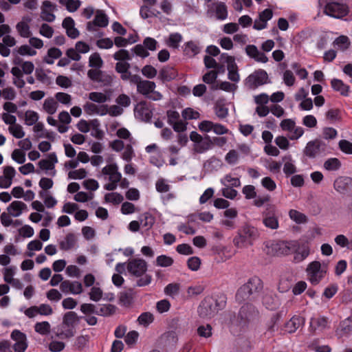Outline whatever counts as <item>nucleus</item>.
I'll return each instance as SVG.
<instances>
[{
  "label": "nucleus",
  "instance_id": "nucleus-1",
  "mask_svg": "<svg viewBox=\"0 0 352 352\" xmlns=\"http://www.w3.org/2000/svg\"><path fill=\"white\" fill-rule=\"evenodd\" d=\"M232 325L240 328L254 327L260 322L261 315L257 307L252 302H243L237 316L234 312L229 314Z\"/></svg>",
  "mask_w": 352,
  "mask_h": 352
},
{
  "label": "nucleus",
  "instance_id": "nucleus-2",
  "mask_svg": "<svg viewBox=\"0 0 352 352\" xmlns=\"http://www.w3.org/2000/svg\"><path fill=\"white\" fill-rule=\"evenodd\" d=\"M263 289L262 280L257 276H252L237 289L235 300L239 304L254 302L258 299Z\"/></svg>",
  "mask_w": 352,
  "mask_h": 352
},
{
  "label": "nucleus",
  "instance_id": "nucleus-3",
  "mask_svg": "<svg viewBox=\"0 0 352 352\" xmlns=\"http://www.w3.org/2000/svg\"><path fill=\"white\" fill-rule=\"evenodd\" d=\"M226 296L221 294L217 298L207 296L201 301L198 307L197 311L201 318H211L217 314L219 311L223 310L226 306Z\"/></svg>",
  "mask_w": 352,
  "mask_h": 352
},
{
  "label": "nucleus",
  "instance_id": "nucleus-4",
  "mask_svg": "<svg viewBox=\"0 0 352 352\" xmlns=\"http://www.w3.org/2000/svg\"><path fill=\"white\" fill-rule=\"evenodd\" d=\"M147 267V263L142 258H133L127 263L126 269L129 273L140 278L136 282L137 287H144L151 283V275L146 274Z\"/></svg>",
  "mask_w": 352,
  "mask_h": 352
},
{
  "label": "nucleus",
  "instance_id": "nucleus-5",
  "mask_svg": "<svg viewBox=\"0 0 352 352\" xmlns=\"http://www.w3.org/2000/svg\"><path fill=\"white\" fill-rule=\"evenodd\" d=\"M258 235V230L255 227L245 225L239 229L237 235L233 239V243L239 248L251 245Z\"/></svg>",
  "mask_w": 352,
  "mask_h": 352
},
{
  "label": "nucleus",
  "instance_id": "nucleus-6",
  "mask_svg": "<svg viewBox=\"0 0 352 352\" xmlns=\"http://www.w3.org/2000/svg\"><path fill=\"white\" fill-rule=\"evenodd\" d=\"M268 74L265 70L258 69L250 74L244 80L245 86L251 90L256 89L268 82Z\"/></svg>",
  "mask_w": 352,
  "mask_h": 352
},
{
  "label": "nucleus",
  "instance_id": "nucleus-7",
  "mask_svg": "<svg viewBox=\"0 0 352 352\" xmlns=\"http://www.w3.org/2000/svg\"><path fill=\"white\" fill-rule=\"evenodd\" d=\"M309 281L313 285H317L324 278L327 274L325 267H322L321 263L318 261L311 262L307 267Z\"/></svg>",
  "mask_w": 352,
  "mask_h": 352
},
{
  "label": "nucleus",
  "instance_id": "nucleus-8",
  "mask_svg": "<svg viewBox=\"0 0 352 352\" xmlns=\"http://www.w3.org/2000/svg\"><path fill=\"white\" fill-rule=\"evenodd\" d=\"M349 7L346 4L331 1L324 6V12L331 17L341 19L348 15Z\"/></svg>",
  "mask_w": 352,
  "mask_h": 352
},
{
  "label": "nucleus",
  "instance_id": "nucleus-9",
  "mask_svg": "<svg viewBox=\"0 0 352 352\" xmlns=\"http://www.w3.org/2000/svg\"><path fill=\"white\" fill-rule=\"evenodd\" d=\"M276 212V208L274 205L267 204L266 206L265 210L262 214V221L266 228L272 230H276L278 228V219Z\"/></svg>",
  "mask_w": 352,
  "mask_h": 352
},
{
  "label": "nucleus",
  "instance_id": "nucleus-10",
  "mask_svg": "<svg viewBox=\"0 0 352 352\" xmlns=\"http://www.w3.org/2000/svg\"><path fill=\"white\" fill-rule=\"evenodd\" d=\"M152 104L146 101H140L134 108V114L137 119L149 122L153 116Z\"/></svg>",
  "mask_w": 352,
  "mask_h": 352
},
{
  "label": "nucleus",
  "instance_id": "nucleus-11",
  "mask_svg": "<svg viewBox=\"0 0 352 352\" xmlns=\"http://www.w3.org/2000/svg\"><path fill=\"white\" fill-rule=\"evenodd\" d=\"M326 148L327 144L323 141L316 139L307 144L304 154L309 158H315L318 154L324 153Z\"/></svg>",
  "mask_w": 352,
  "mask_h": 352
},
{
  "label": "nucleus",
  "instance_id": "nucleus-12",
  "mask_svg": "<svg viewBox=\"0 0 352 352\" xmlns=\"http://www.w3.org/2000/svg\"><path fill=\"white\" fill-rule=\"evenodd\" d=\"M11 338L15 342L12 346L14 352H25L28 348L26 335L22 331H12Z\"/></svg>",
  "mask_w": 352,
  "mask_h": 352
},
{
  "label": "nucleus",
  "instance_id": "nucleus-13",
  "mask_svg": "<svg viewBox=\"0 0 352 352\" xmlns=\"http://www.w3.org/2000/svg\"><path fill=\"white\" fill-rule=\"evenodd\" d=\"M60 289L63 293L70 292L73 294H79L82 292V286L80 282H70L67 280L60 283Z\"/></svg>",
  "mask_w": 352,
  "mask_h": 352
},
{
  "label": "nucleus",
  "instance_id": "nucleus-14",
  "mask_svg": "<svg viewBox=\"0 0 352 352\" xmlns=\"http://www.w3.org/2000/svg\"><path fill=\"white\" fill-rule=\"evenodd\" d=\"M352 184V179L348 177H340L333 183V187L340 193L345 194Z\"/></svg>",
  "mask_w": 352,
  "mask_h": 352
},
{
  "label": "nucleus",
  "instance_id": "nucleus-15",
  "mask_svg": "<svg viewBox=\"0 0 352 352\" xmlns=\"http://www.w3.org/2000/svg\"><path fill=\"white\" fill-rule=\"evenodd\" d=\"M331 88L338 91L342 96H348L350 92L349 85L345 84L342 80L338 78H333L331 80Z\"/></svg>",
  "mask_w": 352,
  "mask_h": 352
},
{
  "label": "nucleus",
  "instance_id": "nucleus-16",
  "mask_svg": "<svg viewBox=\"0 0 352 352\" xmlns=\"http://www.w3.org/2000/svg\"><path fill=\"white\" fill-rule=\"evenodd\" d=\"M58 162V159L55 153L48 154L47 159H43L39 161L38 166L41 169L45 170H51L54 169V165Z\"/></svg>",
  "mask_w": 352,
  "mask_h": 352
},
{
  "label": "nucleus",
  "instance_id": "nucleus-17",
  "mask_svg": "<svg viewBox=\"0 0 352 352\" xmlns=\"http://www.w3.org/2000/svg\"><path fill=\"white\" fill-rule=\"evenodd\" d=\"M27 209V205L21 201H14L7 208L10 214L14 217L20 216L23 211Z\"/></svg>",
  "mask_w": 352,
  "mask_h": 352
},
{
  "label": "nucleus",
  "instance_id": "nucleus-18",
  "mask_svg": "<svg viewBox=\"0 0 352 352\" xmlns=\"http://www.w3.org/2000/svg\"><path fill=\"white\" fill-rule=\"evenodd\" d=\"M272 254L274 255H287L289 254L290 248L283 241L272 242L270 245Z\"/></svg>",
  "mask_w": 352,
  "mask_h": 352
},
{
  "label": "nucleus",
  "instance_id": "nucleus-19",
  "mask_svg": "<svg viewBox=\"0 0 352 352\" xmlns=\"http://www.w3.org/2000/svg\"><path fill=\"white\" fill-rule=\"evenodd\" d=\"M177 76V71L171 67H163L159 74V78L163 82H170Z\"/></svg>",
  "mask_w": 352,
  "mask_h": 352
},
{
  "label": "nucleus",
  "instance_id": "nucleus-20",
  "mask_svg": "<svg viewBox=\"0 0 352 352\" xmlns=\"http://www.w3.org/2000/svg\"><path fill=\"white\" fill-rule=\"evenodd\" d=\"M186 324V320L180 316H175L167 320V327L169 330L185 329Z\"/></svg>",
  "mask_w": 352,
  "mask_h": 352
},
{
  "label": "nucleus",
  "instance_id": "nucleus-21",
  "mask_svg": "<svg viewBox=\"0 0 352 352\" xmlns=\"http://www.w3.org/2000/svg\"><path fill=\"white\" fill-rule=\"evenodd\" d=\"M184 46V54L189 58L195 56L201 51V47L192 41L186 42Z\"/></svg>",
  "mask_w": 352,
  "mask_h": 352
},
{
  "label": "nucleus",
  "instance_id": "nucleus-22",
  "mask_svg": "<svg viewBox=\"0 0 352 352\" xmlns=\"http://www.w3.org/2000/svg\"><path fill=\"white\" fill-rule=\"evenodd\" d=\"M155 88V83L153 81L142 80L140 85H138V91L145 96H148Z\"/></svg>",
  "mask_w": 352,
  "mask_h": 352
},
{
  "label": "nucleus",
  "instance_id": "nucleus-23",
  "mask_svg": "<svg viewBox=\"0 0 352 352\" xmlns=\"http://www.w3.org/2000/svg\"><path fill=\"white\" fill-rule=\"evenodd\" d=\"M230 60H232V61H230V65H227V69L228 71V78L231 81L237 82L240 80V76L238 72V66L235 63L234 58H230Z\"/></svg>",
  "mask_w": 352,
  "mask_h": 352
},
{
  "label": "nucleus",
  "instance_id": "nucleus-24",
  "mask_svg": "<svg viewBox=\"0 0 352 352\" xmlns=\"http://www.w3.org/2000/svg\"><path fill=\"white\" fill-rule=\"evenodd\" d=\"M54 7L52 3L50 1H44L43 2L41 17L43 20L47 22H52L55 19V15L51 12L48 11L47 9H51Z\"/></svg>",
  "mask_w": 352,
  "mask_h": 352
},
{
  "label": "nucleus",
  "instance_id": "nucleus-25",
  "mask_svg": "<svg viewBox=\"0 0 352 352\" xmlns=\"http://www.w3.org/2000/svg\"><path fill=\"white\" fill-rule=\"evenodd\" d=\"M262 303L269 310H274L279 306L278 299L270 294H266L263 296Z\"/></svg>",
  "mask_w": 352,
  "mask_h": 352
},
{
  "label": "nucleus",
  "instance_id": "nucleus-26",
  "mask_svg": "<svg viewBox=\"0 0 352 352\" xmlns=\"http://www.w3.org/2000/svg\"><path fill=\"white\" fill-rule=\"evenodd\" d=\"M76 243V236L73 233H68L64 241L59 243L60 249L67 251L73 248Z\"/></svg>",
  "mask_w": 352,
  "mask_h": 352
},
{
  "label": "nucleus",
  "instance_id": "nucleus-27",
  "mask_svg": "<svg viewBox=\"0 0 352 352\" xmlns=\"http://www.w3.org/2000/svg\"><path fill=\"white\" fill-rule=\"evenodd\" d=\"M10 72L14 77L13 78V84L19 89L24 87L25 82L23 78V76L21 69L18 67H13Z\"/></svg>",
  "mask_w": 352,
  "mask_h": 352
},
{
  "label": "nucleus",
  "instance_id": "nucleus-28",
  "mask_svg": "<svg viewBox=\"0 0 352 352\" xmlns=\"http://www.w3.org/2000/svg\"><path fill=\"white\" fill-rule=\"evenodd\" d=\"M140 225L146 228V230H150L155 223V217L149 212H144L140 214L138 217Z\"/></svg>",
  "mask_w": 352,
  "mask_h": 352
},
{
  "label": "nucleus",
  "instance_id": "nucleus-29",
  "mask_svg": "<svg viewBox=\"0 0 352 352\" xmlns=\"http://www.w3.org/2000/svg\"><path fill=\"white\" fill-rule=\"evenodd\" d=\"M305 324V318L300 316H293L289 321L285 323V327L292 330L302 329Z\"/></svg>",
  "mask_w": 352,
  "mask_h": 352
},
{
  "label": "nucleus",
  "instance_id": "nucleus-30",
  "mask_svg": "<svg viewBox=\"0 0 352 352\" xmlns=\"http://www.w3.org/2000/svg\"><path fill=\"white\" fill-rule=\"evenodd\" d=\"M327 324L328 320L325 317L312 318L310 321L311 330H324Z\"/></svg>",
  "mask_w": 352,
  "mask_h": 352
},
{
  "label": "nucleus",
  "instance_id": "nucleus-31",
  "mask_svg": "<svg viewBox=\"0 0 352 352\" xmlns=\"http://www.w3.org/2000/svg\"><path fill=\"white\" fill-rule=\"evenodd\" d=\"M81 316H78L74 311L67 312L63 317V323L68 327H73L74 324L80 323Z\"/></svg>",
  "mask_w": 352,
  "mask_h": 352
},
{
  "label": "nucleus",
  "instance_id": "nucleus-32",
  "mask_svg": "<svg viewBox=\"0 0 352 352\" xmlns=\"http://www.w3.org/2000/svg\"><path fill=\"white\" fill-rule=\"evenodd\" d=\"M215 7V16L219 20H224L228 17V9L225 3L217 2L214 3Z\"/></svg>",
  "mask_w": 352,
  "mask_h": 352
},
{
  "label": "nucleus",
  "instance_id": "nucleus-33",
  "mask_svg": "<svg viewBox=\"0 0 352 352\" xmlns=\"http://www.w3.org/2000/svg\"><path fill=\"white\" fill-rule=\"evenodd\" d=\"M62 56V52L56 47H51L47 50V56L43 58V61L49 65L54 63V59L59 58Z\"/></svg>",
  "mask_w": 352,
  "mask_h": 352
},
{
  "label": "nucleus",
  "instance_id": "nucleus-34",
  "mask_svg": "<svg viewBox=\"0 0 352 352\" xmlns=\"http://www.w3.org/2000/svg\"><path fill=\"white\" fill-rule=\"evenodd\" d=\"M94 21L96 26L100 28H105L108 25L109 19L103 10H98L96 11Z\"/></svg>",
  "mask_w": 352,
  "mask_h": 352
},
{
  "label": "nucleus",
  "instance_id": "nucleus-35",
  "mask_svg": "<svg viewBox=\"0 0 352 352\" xmlns=\"http://www.w3.org/2000/svg\"><path fill=\"white\" fill-rule=\"evenodd\" d=\"M153 321L154 316L151 312H143L137 319L138 324L144 328H147Z\"/></svg>",
  "mask_w": 352,
  "mask_h": 352
},
{
  "label": "nucleus",
  "instance_id": "nucleus-36",
  "mask_svg": "<svg viewBox=\"0 0 352 352\" xmlns=\"http://www.w3.org/2000/svg\"><path fill=\"white\" fill-rule=\"evenodd\" d=\"M116 307L111 304L104 305L96 307V314L102 316H109L116 312Z\"/></svg>",
  "mask_w": 352,
  "mask_h": 352
},
{
  "label": "nucleus",
  "instance_id": "nucleus-37",
  "mask_svg": "<svg viewBox=\"0 0 352 352\" xmlns=\"http://www.w3.org/2000/svg\"><path fill=\"white\" fill-rule=\"evenodd\" d=\"M341 166L340 160L336 157L329 158L324 163V168L329 171L338 170L340 168Z\"/></svg>",
  "mask_w": 352,
  "mask_h": 352
},
{
  "label": "nucleus",
  "instance_id": "nucleus-38",
  "mask_svg": "<svg viewBox=\"0 0 352 352\" xmlns=\"http://www.w3.org/2000/svg\"><path fill=\"white\" fill-rule=\"evenodd\" d=\"M212 148V141L208 135H205L203 140L197 145L196 151L199 153H202Z\"/></svg>",
  "mask_w": 352,
  "mask_h": 352
},
{
  "label": "nucleus",
  "instance_id": "nucleus-39",
  "mask_svg": "<svg viewBox=\"0 0 352 352\" xmlns=\"http://www.w3.org/2000/svg\"><path fill=\"white\" fill-rule=\"evenodd\" d=\"M182 40V36L179 33H172L169 35L168 40L166 41V45L173 49H177L179 45V43Z\"/></svg>",
  "mask_w": 352,
  "mask_h": 352
},
{
  "label": "nucleus",
  "instance_id": "nucleus-40",
  "mask_svg": "<svg viewBox=\"0 0 352 352\" xmlns=\"http://www.w3.org/2000/svg\"><path fill=\"white\" fill-rule=\"evenodd\" d=\"M334 45H338L342 51L346 50L350 46V41L348 36L341 35L337 37L333 43Z\"/></svg>",
  "mask_w": 352,
  "mask_h": 352
},
{
  "label": "nucleus",
  "instance_id": "nucleus-41",
  "mask_svg": "<svg viewBox=\"0 0 352 352\" xmlns=\"http://www.w3.org/2000/svg\"><path fill=\"white\" fill-rule=\"evenodd\" d=\"M161 339L165 340L166 345H175L177 340V336L176 331H166L162 335Z\"/></svg>",
  "mask_w": 352,
  "mask_h": 352
},
{
  "label": "nucleus",
  "instance_id": "nucleus-42",
  "mask_svg": "<svg viewBox=\"0 0 352 352\" xmlns=\"http://www.w3.org/2000/svg\"><path fill=\"white\" fill-rule=\"evenodd\" d=\"M43 109L47 113L52 115L56 111L57 102L52 98H47L44 101Z\"/></svg>",
  "mask_w": 352,
  "mask_h": 352
},
{
  "label": "nucleus",
  "instance_id": "nucleus-43",
  "mask_svg": "<svg viewBox=\"0 0 352 352\" xmlns=\"http://www.w3.org/2000/svg\"><path fill=\"white\" fill-rule=\"evenodd\" d=\"M290 218L294 221L296 223H306L307 221V218L305 214L303 213L296 210H290L289 212Z\"/></svg>",
  "mask_w": 352,
  "mask_h": 352
},
{
  "label": "nucleus",
  "instance_id": "nucleus-44",
  "mask_svg": "<svg viewBox=\"0 0 352 352\" xmlns=\"http://www.w3.org/2000/svg\"><path fill=\"white\" fill-rule=\"evenodd\" d=\"M131 292L132 289H130V292H120L119 296L120 304L125 307H129L133 302V296Z\"/></svg>",
  "mask_w": 352,
  "mask_h": 352
},
{
  "label": "nucleus",
  "instance_id": "nucleus-45",
  "mask_svg": "<svg viewBox=\"0 0 352 352\" xmlns=\"http://www.w3.org/2000/svg\"><path fill=\"white\" fill-rule=\"evenodd\" d=\"M105 201L112 203L115 205L119 204L124 200L123 196L118 192L107 193L104 196Z\"/></svg>",
  "mask_w": 352,
  "mask_h": 352
},
{
  "label": "nucleus",
  "instance_id": "nucleus-46",
  "mask_svg": "<svg viewBox=\"0 0 352 352\" xmlns=\"http://www.w3.org/2000/svg\"><path fill=\"white\" fill-rule=\"evenodd\" d=\"M16 28V30H17L19 35L21 37L28 38L30 36L31 32L30 30V26L25 22L21 21V22L18 23Z\"/></svg>",
  "mask_w": 352,
  "mask_h": 352
},
{
  "label": "nucleus",
  "instance_id": "nucleus-47",
  "mask_svg": "<svg viewBox=\"0 0 352 352\" xmlns=\"http://www.w3.org/2000/svg\"><path fill=\"white\" fill-rule=\"evenodd\" d=\"M174 263L173 259L168 256L162 254L156 258V265L162 267L171 266Z\"/></svg>",
  "mask_w": 352,
  "mask_h": 352
},
{
  "label": "nucleus",
  "instance_id": "nucleus-48",
  "mask_svg": "<svg viewBox=\"0 0 352 352\" xmlns=\"http://www.w3.org/2000/svg\"><path fill=\"white\" fill-rule=\"evenodd\" d=\"M102 63H103L102 59L101 58V57L98 53L95 52L90 56L89 60V67L99 69L102 67Z\"/></svg>",
  "mask_w": 352,
  "mask_h": 352
},
{
  "label": "nucleus",
  "instance_id": "nucleus-49",
  "mask_svg": "<svg viewBox=\"0 0 352 352\" xmlns=\"http://www.w3.org/2000/svg\"><path fill=\"white\" fill-rule=\"evenodd\" d=\"M38 120V115L34 111H27L25 113V124L28 126H32L37 122Z\"/></svg>",
  "mask_w": 352,
  "mask_h": 352
},
{
  "label": "nucleus",
  "instance_id": "nucleus-50",
  "mask_svg": "<svg viewBox=\"0 0 352 352\" xmlns=\"http://www.w3.org/2000/svg\"><path fill=\"white\" fill-rule=\"evenodd\" d=\"M131 55L124 49H121L113 54V58L120 62L131 60Z\"/></svg>",
  "mask_w": 352,
  "mask_h": 352
},
{
  "label": "nucleus",
  "instance_id": "nucleus-51",
  "mask_svg": "<svg viewBox=\"0 0 352 352\" xmlns=\"http://www.w3.org/2000/svg\"><path fill=\"white\" fill-rule=\"evenodd\" d=\"M338 285L337 283H332L327 286L322 294V296L327 299L333 298V296L338 292Z\"/></svg>",
  "mask_w": 352,
  "mask_h": 352
},
{
  "label": "nucleus",
  "instance_id": "nucleus-52",
  "mask_svg": "<svg viewBox=\"0 0 352 352\" xmlns=\"http://www.w3.org/2000/svg\"><path fill=\"white\" fill-rule=\"evenodd\" d=\"M10 133L16 138L21 139L24 137L25 132L20 124H14L9 126Z\"/></svg>",
  "mask_w": 352,
  "mask_h": 352
},
{
  "label": "nucleus",
  "instance_id": "nucleus-53",
  "mask_svg": "<svg viewBox=\"0 0 352 352\" xmlns=\"http://www.w3.org/2000/svg\"><path fill=\"white\" fill-rule=\"evenodd\" d=\"M182 116L185 120H195L199 118V113L188 107L182 111Z\"/></svg>",
  "mask_w": 352,
  "mask_h": 352
},
{
  "label": "nucleus",
  "instance_id": "nucleus-54",
  "mask_svg": "<svg viewBox=\"0 0 352 352\" xmlns=\"http://www.w3.org/2000/svg\"><path fill=\"white\" fill-rule=\"evenodd\" d=\"M282 317V312H277L273 314L267 323V330H274V328L278 329V323Z\"/></svg>",
  "mask_w": 352,
  "mask_h": 352
},
{
  "label": "nucleus",
  "instance_id": "nucleus-55",
  "mask_svg": "<svg viewBox=\"0 0 352 352\" xmlns=\"http://www.w3.org/2000/svg\"><path fill=\"white\" fill-rule=\"evenodd\" d=\"M35 76L38 81L43 83H47L49 85L51 82L50 78L42 68H36Z\"/></svg>",
  "mask_w": 352,
  "mask_h": 352
},
{
  "label": "nucleus",
  "instance_id": "nucleus-56",
  "mask_svg": "<svg viewBox=\"0 0 352 352\" xmlns=\"http://www.w3.org/2000/svg\"><path fill=\"white\" fill-rule=\"evenodd\" d=\"M87 176V171L85 168H80L78 170H71L68 173V177L73 179H82Z\"/></svg>",
  "mask_w": 352,
  "mask_h": 352
},
{
  "label": "nucleus",
  "instance_id": "nucleus-57",
  "mask_svg": "<svg viewBox=\"0 0 352 352\" xmlns=\"http://www.w3.org/2000/svg\"><path fill=\"white\" fill-rule=\"evenodd\" d=\"M261 185L269 191H274L276 188L275 182L270 177H265L261 180Z\"/></svg>",
  "mask_w": 352,
  "mask_h": 352
},
{
  "label": "nucleus",
  "instance_id": "nucleus-58",
  "mask_svg": "<svg viewBox=\"0 0 352 352\" xmlns=\"http://www.w3.org/2000/svg\"><path fill=\"white\" fill-rule=\"evenodd\" d=\"M201 259L197 256H192L187 261L188 267L192 271H197L199 269Z\"/></svg>",
  "mask_w": 352,
  "mask_h": 352
},
{
  "label": "nucleus",
  "instance_id": "nucleus-59",
  "mask_svg": "<svg viewBox=\"0 0 352 352\" xmlns=\"http://www.w3.org/2000/svg\"><path fill=\"white\" fill-rule=\"evenodd\" d=\"M89 98L98 103H103L107 100V96L101 92H91L89 95Z\"/></svg>",
  "mask_w": 352,
  "mask_h": 352
},
{
  "label": "nucleus",
  "instance_id": "nucleus-60",
  "mask_svg": "<svg viewBox=\"0 0 352 352\" xmlns=\"http://www.w3.org/2000/svg\"><path fill=\"white\" fill-rule=\"evenodd\" d=\"M142 74L148 78H153L157 74V69L151 65H146L142 69Z\"/></svg>",
  "mask_w": 352,
  "mask_h": 352
},
{
  "label": "nucleus",
  "instance_id": "nucleus-61",
  "mask_svg": "<svg viewBox=\"0 0 352 352\" xmlns=\"http://www.w3.org/2000/svg\"><path fill=\"white\" fill-rule=\"evenodd\" d=\"M242 192L245 195L247 199H251L256 197L255 187L252 185H246L242 189Z\"/></svg>",
  "mask_w": 352,
  "mask_h": 352
},
{
  "label": "nucleus",
  "instance_id": "nucleus-62",
  "mask_svg": "<svg viewBox=\"0 0 352 352\" xmlns=\"http://www.w3.org/2000/svg\"><path fill=\"white\" fill-rule=\"evenodd\" d=\"M12 158L18 164H23L25 162V153L20 149H14L12 153Z\"/></svg>",
  "mask_w": 352,
  "mask_h": 352
},
{
  "label": "nucleus",
  "instance_id": "nucleus-63",
  "mask_svg": "<svg viewBox=\"0 0 352 352\" xmlns=\"http://www.w3.org/2000/svg\"><path fill=\"white\" fill-rule=\"evenodd\" d=\"M177 252L183 255H190L194 253L192 247L187 243L179 244L176 248Z\"/></svg>",
  "mask_w": 352,
  "mask_h": 352
},
{
  "label": "nucleus",
  "instance_id": "nucleus-64",
  "mask_svg": "<svg viewBox=\"0 0 352 352\" xmlns=\"http://www.w3.org/2000/svg\"><path fill=\"white\" fill-rule=\"evenodd\" d=\"M338 146L343 153L352 154V142L346 140H341L338 143Z\"/></svg>",
  "mask_w": 352,
  "mask_h": 352
}]
</instances>
